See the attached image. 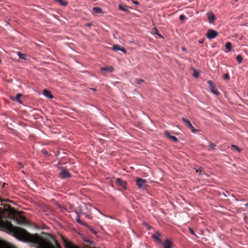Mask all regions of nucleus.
Segmentation results:
<instances>
[{"mask_svg":"<svg viewBox=\"0 0 248 248\" xmlns=\"http://www.w3.org/2000/svg\"><path fill=\"white\" fill-rule=\"evenodd\" d=\"M8 199H3L1 197V231L12 234L18 239L25 242L33 243L37 245V248H55L54 246L43 239L38 235H32L25 229L14 226L11 222L5 223L3 218L7 217H12L15 213V211L7 203ZM56 248H62L59 243L56 241Z\"/></svg>","mask_w":248,"mask_h":248,"instance_id":"nucleus-1","label":"nucleus"},{"mask_svg":"<svg viewBox=\"0 0 248 248\" xmlns=\"http://www.w3.org/2000/svg\"><path fill=\"white\" fill-rule=\"evenodd\" d=\"M218 35V33L217 31L213 29L208 30L206 33V36L209 39H212L215 38Z\"/></svg>","mask_w":248,"mask_h":248,"instance_id":"nucleus-2","label":"nucleus"},{"mask_svg":"<svg viewBox=\"0 0 248 248\" xmlns=\"http://www.w3.org/2000/svg\"><path fill=\"white\" fill-rule=\"evenodd\" d=\"M16 222L19 225H29L30 223L27 219L23 216H19L18 218L16 219Z\"/></svg>","mask_w":248,"mask_h":248,"instance_id":"nucleus-3","label":"nucleus"},{"mask_svg":"<svg viewBox=\"0 0 248 248\" xmlns=\"http://www.w3.org/2000/svg\"><path fill=\"white\" fill-rule=\"evenodd\" d=\"M137 185L140 188L144 189L146 187V181L141 178H137L136 179Z\"/></svg>","mask_w":248,"mask_h":248,"instance_id":"nucleus-4","label":"nucleus"},{"mask_svg":"<svg viewBox=\"0 0 248 248\" xmlns=\"http://www.w3.org/2000/svg\"><path fill=\"white\" fill-rule=\"evenodd\" d=\"M207 83L208 84L209 86L210 89L211 91V92L216 94L218 95L219 94V92L218 90L215 88L214 83L211 80H208L207 81Z\"/></svg>","mask_w":248,"mask_h":248,"instance_id":"nucleus-5","label":"nucleus"},{"mask_svg":"<svg viewBox=\"0 0 248 248\" xmlns=\"http://www.w3.org/2000/svg\"><path fill=\"white\" fill-rule=\"evenodd\" d=\"M59 176L62 179H64L71 177V174L66 169H62L59 174Z\"/></svg>","mask_w":248,"mask_h":248,"instance_id":"nucleus-6","label":"nucleus"},{"mask_svg":"<svg viewBox=\"0 0 248 248\" xmlns=\"http://www.w3.org/2000/svg\"><path fill=\"white\" fill-rule=\"evenodd\" d=\"M8 185V184H7L5 182H4L2 185V188H1V194H2V195H3L4 196H6L8 195V193L7 192V187L6 186H7Z\"/></svg>","mask_w":248,"mask_h":248,"instance_id":"nucleus-7","label":"nucleus"},{"mask_svg":"<svg viewBox=\"0 0 248 248\" xmlns=\"http://www.w3.org/2000/svg\"><path fill=\"white\" fill-rule=\"evenodd\" d=\"M207 16L209 23H213L216 20L215 16L212 12H208Z\"/></svg>","mask_w":248,"mask_h":248,"instance_id":"nucleus-8","label":"nucleus"},{"mask_svg":"<svg viewBox=\"0 0 248 248\" xmlns=\"http://www.w3.org/2000/svg\"><path fill=\"white\" fill-rule=\"evenodd\" d=\"M77 221L79 224H80V225H83V226H85L87 227L93 233H96V232L92 228H90V227L86 223H85V222H83V221H82L80 218H77Z\"/></svg>","mask_w":248,"mask_h":248,"instance_id":"nucleus-9","label":"nucleus"},{"mask_svg":"<svg viewBox=\"0 0 248 248\" xmlns=\"http://www.w3.org/2000/svg\"><path fill=\"white\" fill-rule=\"evenodd\" d=\"M164 134L167 137L173 142H177L178 141V139L176 137L170 135V133L168 131H165Z\"/></svg>","mask_w":248,"mask_h":248,"instance_id":"nucleus-10","label":"nucleus"},{"mask_svg":"<svg viewBox=\"0 0 248 248\" xmlns=\"http://www.w3.org/2000/svg\"><path fill=\"white\" fill-rule=\"evenodd\" d=\"M115 183L116 184H118L119 186H120L123 188L126 187V183L120 178L116 179Z\"/></svg>","mask_w":248,"mask_h":248,"instance_id":"nucleus-11","label":"nucleus"},{"mask_svg":"<svg viewBox=\"0 0 248 248\" xmlns=\"http://www.w3.org/2000/svg\"><path fill=\"white\" fill-rule=\"evenodd\" d=\"M22 97V94L21 93H17L16 96H13L11 97L12 99L14 101H16L19 103L20 104L22 103V101L21 100V98Z\"/></svg>","mask_w":248,"mask_h":248,"instance_id":"nucleus-12","label":"nucleus"},{"mask_svg":"<svg viewBox=\"0 0 248 248\" xmlns=\"http://www.w3.org/2000/svg\"><path fill=\"white\" fill-rule=\"evenodd\" d=\"M162 246L164 248H171L172 243L169 240L166 239L162 243Z\"/></svg>","mask_w":248,"mask_h":248,"instance_id":"nucleus-13","label":"nucleus"},{"mask_svg":"<svg viewBox=\"0 0 248 248\" xmlns=\"http://www.w3.org/2000/svg\"><path fill=\"white\" fill-rule=\"evenodd\" d=\"M112 49L115 51L120 50L124 53H125L126 51V49L124 47H122L119 45H114L112 47Z\"/></svg>","mask_w":248,"mask_h":248,"instance_id":"nucleus-14","label":"nucleus"},{"mask_svg":"<svg viewBox=\"0 0 248 248\" xmlns=\"http://www.w3.org/2000/svg\"><path fill=\"white\" fill-rule=\"evenodd\" d=\"M43 94L49 98L52 99L53 98V95L46 89H45L43 91Z\"/></svg>","mask_w":248,"mask_h":248,"instance_id":"nucleus-15","label":"nucleus"},{"mask_svg":"<svg viewBox=\"0 0 248 248\" xmlns=\"http://www.w3.org/2000/svg\"><path fill=\"white\" fill-rule=\"evenodd\" d=\"M101 71H106L108 72H112L114 70V68L112 66L102 67L101 68Z\"/></svg>","mask_w":248,"mask_h":248,"instance_id":"nucleus-16","label":"nucleus"},{"mask_svg":"<svg viewBox=\"0 0 248 248\" xmlns=\"http://www.w3.org/2000/svg\"><path fill=\"white\" fill-rule=\"evenodd\" d=\"M93 12L95 14L103 13L102 9L100 7H93Z\"/></svg>","mask_w":248,"mask_h":248,"instance_id":"nucleus-17","label":"nucleus"},{"mask_svg":"<svg viewBox=\"0 0 248 248\" xmlns=\"http://www.w3.org/2000/svg\"><path fill=\"white\" fill-rule=\"evenodd\" d=\"M119 9L121 10L127 12L128 11L129 7L126 5L124 4H120L119 5Z\"/></svg>","mask_w":248,"mask_h":248,"instance_id":"nucleus-18","label":"nucleus"},{"mask_svg":"<svg viewBox=\"0 0 248 248\" xmlns=\"http://www.w3.org/2000/svg\"><path fill=\"white\" fill-rule=\"evenodd\" d=\"M17 54L20 59H22V60L26 59L27 56H26V54H22L21 52L18 51L17 52Z\"/></svg>","mask_w":248,"mask_h":248,"instance_id":"nucleus-19","label":"nucleus"},{"mask_svg":"<svg viewBox=\"0 0 248 248\" xmlns=\"http://www.w3.org/2000/svg\"><path fill=\"white\" fill-rule=\"evenodd\" d=\"M182 120L183 122H184L188 126V127H192V124H191L189 121L186 119L184 118H182Z\"/></svg>","mask_w":248,"mask_h":248,"instance_id":"nucleus-20","label":"nucleus"},{"mask_svg":"<svg viewBox=\"0 0 248 248\" xmlns=\"http://www.w3.org/2000/svg\"><path fill=\"white\" fill-rule=\"evenodd\" d=\"M216 147V145L214 143H213L212 142H209V151H212L213 150H214L215 149V147Z\"/></svg>","mask_w":248,"mask_h":248,"instance_id":"nucleus-21","label":"nucleus"},{"mask_svg":"<svg viewBox=\"0 0 248 248\" xmlns=\"http://www.w3.org/2000/svg\"><path fill=\"white\" fill-rule=\"evenodd\" d=\"M160 234L159 233H156L153 235H152V237L155 239L158 240L159 242H161L160 240Z\"/></svg>","mask_w":248,"mask_h":248,"instance_id":"nucleus-22","label":"nucleus"},{"mask_svg":"<svg viewBox=\"0 0 248 248\" xmlns=\"http://www.w3.org/2000/svg\"><path fill=\"white\" fill-rule=\"evenodd\" d=\"M226 48L228 50L230 51L232 49V44L230 42H227L225 44Z\"/></svg>","mask_w":248,"mask_h":248,"instance_id":"nucleus-23","label":"nucleus"},{"mask_svg":"<svg viewBox=\"0 0 248 248\" xmlns=\"http://www.w3.org/2000/svg\"><path fill=\"white\" fill-rule=\"evenodd\" d=\"M57 1L62 6H67L68 4V2L64 0H57Z\"/></svg>","mask_w":248,"mask_h":248,"instance_id":"nucleus-24","label":"nucleus"},{"mask_svg":"<svg viewBox=\"0 0 248 248\" xmlns=\"http://www.w3.org/2000/svg\"><path fill=\"white\" fill-rule=\"evenodd\" d=\"M236 59L238 63H241L242 62L243 60V57L241 55H238V56H237Z\"/></svg>","mask_w":248,"mask_h":248,"instance_id":"nucleus-25","label":"nucleus"},{"mask_svg":"<svg viewBox=\"0 0 248 248\" xmlns=\"http://www.w3.org/2000/svg\"><path fill=\"white\" fill-rule=\"evenodd\" d=\"M144 82V80L142 78H136L135 80V83L137 84H141Z\"/></svg>","mask_w":248,"mask_h":248,"instance_id":"nucleus-26","label":"nucleus"},{"mask_svg":"<svg viewBox=\"0 0 248 248\" xmlns=\"http://www.w3.org/2000/svg\"><path fill=\"white\" fill-rule=\"evenodd\" d=\"M232 148H233L234 149L238 151V152H240L241 151V149L240 148H239L238 146H236V145H232Z\"/></svg>","mask_w":248,"mask_h":248,"instance_id":"nucleus-27","label":"nucleus"},{"mask_svg":"<svg viewBox=\"0 0 248 248\" xmlns=\"http://www.w3.org/2000/svg\"><path fill=\"white\" fill-rule=\"evenodd\" d=\"M179 19L182 21H183L186 19V17L184 15H181L179 16Z\"/></svg>","mask_w":248,"mask_h":248,"instance_id":"nucleus-28","label":"nucleus"},{"mask_svg":"<svg viewBox=\"0 0 248 248\" xmlns=\"http://www.w3.org/2000/svg\"><path fill=\"white\" fill-rule=\"evenodd\" d=\"M155 33L156 35H157L158 36H159L160 37L162 38L163 37H162V35H161L159 33V31H158V30L157 29H156V28H155Z\"/></svg>","mask_w":248,"mask_h":248,"instance_id":"nucleus-29","label":"nucleus"},{"mask_svg":"<svg viewBox=\"0 0 248 248\" xmlns=\"http://www.w3.org/2000/svg\"><path fill=\"white\" fill-rule=\"evenodd\" d=\"M188 128L190 129L191 131L193 133H195L196 132L198 131V130L195 129L192 125V127H189Z\"/></svg>","mask_w":248,"mask_h":248,"instance_id":"nucleus-30","label":"nucleus"},{"mask_svg":"<svg viewBox=\"0 0 248 248\" xmlns=\"http://www.w3.org/2000/svg\"><path fill=\"white\" fill-rule=\"evenodd\" d=\"M189 230L190 231V232H191V234H193V235H196L194 233V231L193 230V229L191 228H189Z\"/></svg>","mask_w":248,"mask_h":248,"instance_id":"nucleus-31","label":"nucleus"},{"mask_svg":"<svg viewBox=\"0 0 248 248\" xmlns=\"http://www.w3.org/2000/svg\"><path fill=\"white\" fill-rule=\"evenodd\" d=\"M224 79H229V75L228 74H225L224 76Z\"/></svg>","mask_w":248,"mask_h":248,"instance_id":"nucleus-32","label":"nucleus"},{"mask_svg":"<svg viewBox=\"0 0 248 248\" xmlns=\"http://www.w3.org/2000/svg\"><path fill=\"white\" fill-rule=\"evenodd\" d=\"M204 41V39H200L198 41L199 43L200 44H203Z\"/></svg>","mask_w":248,"mask_h":248,"instance_id":"nucleus-33","label":"nucleus"},{"mask_svg":"<svg viewBox=\"0 0 248 248\" xmlns=\"http://www.w3.org/2000/svg\"><path fill=\"white\" fill-rule=\"evenodd\" d=\"M133 3L136 4V5H139V3L138 1H132Z\"/></svg>","mask_w":248,"mask_h":248,"instance_id":"nucleus-34","label":"nucleus"},{"mask_svg":"<svg viewBox=\"0 0 248 248\" xmlns=\"http://www.w3.org/2000/svg\"><path fill=\"white\" fill-rule=\"evenodd\" d=\"M194 76L196 78H197L199 76V74L195 72L194 74Z\"/></svg>","mask_w":248,"mask_h":248,"instance_id":"nucleus-35","label":"nucleus"},{"mask_svg":"<svg viewBox=\"0 0 248 248\" xmlns=\"http://www.w3.org/2000/svg\"><path fill=\"white\" fill-rule=\"evenodd\" d=\"M202 169L201 168V169H198L196 171H197V172H202Z\"/></svg>","mask_w":248,"mask_h":248,"instance_id":"nucleus-36","label":"nucleus"},{"mask_svg":"<svg viewBox=\"0 0 248 248\" xmlns=\"http://www.w3.org/2000/svg\"><path fill=\"white\" fill-rule=\"evenodd\" d=\"M92 90H93L94 91H96L95 88H92Z\"/></svg>","mask_w":248,"mask_h":248,"instance_id":"nucleus-37","label":"nucleus"},{"mask_svg":"<svg viewBox=\"0 0 248 248\" xmlns=\"http://www.w3.org/2000/svg\"><path fill=\"white\" fill-rule=\"evenodd\" d=\"M87 25L90 26H91V24H88Z\"/></svg>","mask_w":248,"mask_h":248,"instance_id":"nucleus-38","label":"nucleus"},{"mask_svg":"<svg viewBox=\"0 0 248 248\" xmlns=\"http://www.w3.org/2000/svg\"><path fill=\"white\" fill-rule=\"evenodd\" d=\"M235 1H237L238 0H234Z\"/></svg>","mask_w":248,"mask_h":248,"instance_id":"nucleus-39","label":"nucleus"}]
</instances>
